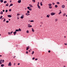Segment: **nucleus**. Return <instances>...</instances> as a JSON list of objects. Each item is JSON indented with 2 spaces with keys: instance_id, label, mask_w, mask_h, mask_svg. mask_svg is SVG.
<instances>
[{
  "instance_id": "f257e3e1",
  "label": "nucleus",
  "mask_w": 67,
  "mask_h": 67,
  "mask_svg": "<svg viewBox=\"0 0 67 67\" xmlns=\"http://www.w3.org/2000/svg\"><path fill=\"white\" fill-rule=\"evenodd\" d=\"M55 13H51V15H55Z\"/></svg>"
},
{
  "instance_id": "f03ea898",
  "label": "nucleus",
  "mask_w": 67,
  "mask_h": 67,
  "mask_svg": "<svg viewBox=\"0 0 67 67\" xmlns=\"http://www.w3.org/2000/svg\"><path fill=\"white\" fill-rule=\"evenodd\" d=\"M12 65V64L11 63V62H9V64H8V66H11Z\"/></svg>"
},
{
  "instance_id": "7ed1b4c3",
  "label": "nucleus",
  "mask_w": 67,
  "mask_h": 67,
  "mask_svg": "<svg viewBox=\"0 0 67 67\" xmlns=\"http://www.w3.org/2000/svg\"><path fill=\"white\" fill-rule=\"evenodd\" d=\"M18 2L19 3H20L21 2V0H19L18 1Z\"/></svg>"
},
{
  "instance_id": "20e7f679",
  "label": "nucleus",
  "mask_w": 67,
  "mask_h": 67,
  "mask_svg": "<svg viewBox=\"0 0 67 67\" xmlns=\"http://www.w3.org/2000/svg\"><path fill=\"white\" fill-rule=\"evenodd\" d=\"M29 48H30V47H29V46H28L27 47H26V51H28V49H29Z\"/></svg>"
},
{
  "instance_id": "39448f33",
  "label": "nucleus",
  "mask_w": 67,
  "mask_h": 67,
  "mask_svg": "<svg viewBox=\"0 0 67 67\" xmlns=\"http://www.w3.org/2000/svg\"><path fill=\"white\" fill-rule=\"evenodd\" d=\"M49 16H50V15L49 14L47 15V17L48 18H49Z\"/></svg>"
},
{
  "instance_id": "423d86ee",
  "label": "nucleus",
  "mask_w": 67,
  "mask_h": 67,
  "mask_svg": "<svg viewBox=\"0 0 67 67\" xmlns=\"http://www.w3.org/2000/svg\"><path fill=\"white\" fill-rule=\"evenodd\" d=\"M14 35H15V34L16 33V31H15V32H14Z\"/></svg>"
},
{
  "instance_id": "0eeeda50",
  "label": "nucleus",
  "mask_w": 67,
  "mask_h": 67,
  "mask_svg": "<svg viewBox=\"0 0 67 67\" xmlns=\"http://www.w3.org/2000/svg\"><path fill=\"white\" fill-rule=\"evenodd\" d=\"M37 6H38V9H41V7H40V6L39 5H37Z\"/></svg>"
},
{
  "instance_id": "6e6552de",
  "label": "nucleus",
  "mask_w": 67,
  "mask_h": 67,
  "mask_svg": "<svg viewBox=\"0 0 67 67\" xmlns=\"http://www.w3.org/2000/svg\"><path fill=\"white\" fill-rule=\"evenodd\" d=\"M8 17H9V18H11L12 17V16H11V15H8Z\"/></svg>"
},
{
  "instance_id": "1a4fd4ad",
  "label": "nucleus",
  "mask_w": 67,
  "mask_h": 67,
  "mask_svg": "<svg viewBox=\"0 0 67 67\" xmlns=\"http://www.w3.org/2000/svg\"><path fill=\"white\" fill-rule=\"evenodd\" d=\"M62 8H65V5H62Z\"/></svg>"
},
{
  "instance_id": "9d476101",
  "label": "nucleus",
  "mask_w": 67,
  "mask_h": 67,
  "mask_svg": "<svg viewBox=\"0 0 67 67\" xmlns=\"http://www.w3.org/2000/svg\"><path fill=\"white\" fill-rule=\"evenodd\" d=\"M66 13H64V14H63V16H65V15H66Z\"/></svg>"
},
{
  "instance_id": "9b49d317",
  "label": "nucleus",
  "mask_w": 67,
  "mask_h": 67,
  "mask_svg": "<svg viewBox=\"0 0 67 67\" xmlns=\"http://www.w3.org/2000/svg\"><path fill=\"white\" fill-rule=\"evenodd\" d=\"M40 4L41 5V6H42L43 5V4H42V2H41V3H40Z\"/></svg>"
},
{
  "instance_id": "f8f14e48",
  "label": "nucleus",
  "mask_w": 67,
  "mask_h": 67,
  "mask_svg": "<svg viewBox=\"0 0 67 67\" xmlns=\"http://www.w3.org/2000/svg\"><path fill=\"white\" fill-rule=\"evenodd\" d=\"M32 31L33 32H34V30L33 28H32Z\"/></svg>"
},
{
  "instance_id": "ddd939ff",
  "label": "nucleus",
  "mask_w": 67,
  "mask_h": 67,
  "mask_svg": "<svg viewBox=\"0 0 67 67\" xmlns=\"http://www.w3.org/2000/svg\"><path fill=\"white\" fill-rule=\"evenodd\" d=\"M1 14H3V12L1 11L0 13Z\"/></svg>"
},
{
  "instance_id": "4468645a",
  "label": "nucleus",
  "mask_w": 67,
  "mask_h": 67,
  "mask_svg": "<svg viewBox=\"0 0 67 67\" xmlns=\"http://www.w3.org/2000/svg\"><path fill=\"white\" fill-rule=\"evenodd\" d=\"M8 5H9V3H8L7 4H6V7H8Z\"/></svg>"
},
{
  "instance_id": "2eb2a0df",
  "label": "nucleus",
  "mask_w": 67,
  "mask_h": 67,
  "mask_svg": "<svg viewBox=\"0 0 67 67\" xmlns=\"http://www.w3.org/2000/svg\"><path fill=\"white\" fill-rule=\"evenodd\" d=\"M15 31H16V32H19V29H16L15 30Z\"/></svg>"
},
{
  "instance_id": "dca6fc26",
  "label": "nucleus",
  "mask_w": 67,
  "mask_h": 67,
  "mask_svg": "<svg viewBox=\"0 0 67 67\" xmlns=\"http://www.w3.org/2000/svg\"><path fill=\"white\" fill-rule=\"evenodd\" d=\"M4 66V64H3L1 65V67H3V66Z\"/></svg>"
},
{
  "instance_id": "f3484780",
  "label": "nucleus",
  "mask_w": 67,
  "mask_h": 67,
  "mask_svg": "<svg viewBox=\"0 0 67 67\" xmlns=\"http://www.w3.org/2000/svg\"><path fill=\"white\" fill-rule=\"evenodd\" d=\"M0 2H1V3H2V2H3V0H1Z\"/></svg>"
},
{
  "instance_id": "a211bd4d",
  "label": "nucleus",
  "mask_w": 67,
  "mask_h": 67,
  "mask_svg": "<svg viewBox=\"0 0 67 67\" xmlns=\"http://www.w3.org/2000/svg\"><path fill=\"white\" fill-rule=\"evenodd\" d=\"M55 8H57V7H58V6H57V5H55Z\"/></svg>"
},
{
  "instance_id": "6ab92c4d",
  "label": "nucleus",
  "mask_w": 67,
  "mask_h": 67,
  "mask_svg": "<svg viewBox=\"0 0 67 67\" xmlns=\"http://www.w3.org/2000/svg\"><path fill=\"white\" fill-rule=\"evenodd\" d=\"M57 20H58V19L56 18L55 19V22H56V21H57Z\"/></svg>"
},
{
  "instance_id": "aec40b11",
  "label": "nucleus",
  "mask_w": 67,
  "mask_h": 67,
  "mask_svg": "<svg viewBox=\"0 0 67 67\" xmlns=\"http://www.w3.org/2000/svg\"><path fill=\"white\" fill-rule=\"evenodd\" d=\"M29 5V6H30V7H32V5H31V4H30Z\"/></svg>"
},
{
  "instance_id": "412c9836",
  "label": "nucleus",
  "mask_w": 67,
  "mask_h": 67,
  "mask_svg": "<svg viewBox=\"0 0 67 67\" xmlns=\"http://www.w3.org/2000/svg\"><path fill=\"white\" fill-rule=\"evenodd\" d=\"M29 11H32V9L30 8L29 9Z\"/></svg>"
},
{
  "instance_id": "4be33fe9",
  "label": "nucleus",
  "mask_w": 67,
  "mask_h": 67,
  "mask_svg": "<svg viewBox=\"0 0 67 67\" xmlns=\"http://www.w3.org/2000/svg\"><path fill=\"white\" fill-rule=\"evenodd\" d=\"M49 6H51L52 5V4H48Z\"/></svg>"
},
{
  "instance_id": "5701e85b",
  "label": "nucleus",
  "mask_w": 67,
  "mask_h": 67,
  "mask_svg": "<svg viewBox=\"0 0 67 67\" xmlns=\"http://www.w3.org/2000/svg\"><path fill=\"white\" fill-rule=\"evenodd\" d=\"M32 2H33L34 3L35 2V0H32Z\"/></svg>"
},
{
  "instance_id": "b1692460",
  "label": "nucleus",
  "mask_w": 67,
  "mask_h": 67,
  "mask_svg": "<svg viewBox=\"0 0 67 67\" xmlns=\"http://www.w3.org/2000/svg\"><path fill=\"white\" fill-rule=\"evenodd\" d=\"M57 3L58 4H60V3H59V2H57Z\"/></svg>"
},
{
  "instance_id": "393cba45",
  "label": "nucleus",
  "mask_w": 67,
  "mask_h": 67,
  "mask_svg": "<svg viewBox=\"0 0 67 67\" xmlns=\"http://www.w3.org/2000/svg\"><path fill=\"white\" fill-rule=\"evenodd\" d=\"M49 8L50 9H52V6H49Z\"/></svg>"
},
{
  "instance_id": "a878e982",
  "label": "nucleus",
  "mask_w": 67,
  "mask_h": 67,
  "mask_svg": "<svg viewBox=\"0 0 67 67\" xmlns=\"http://www.w3.org/2000/svg\"><path fill=\"white\" fill-rule=\"evenodd\" d=\"M5 19L4 18V20H3V22H5Z\"/></svg>"
},
{
  "instance_id": "bb28decb",
  "label": "nucleus",
  "mask_w": 67,
  "mask_h": 67,
  "mask_svg": "<svg viewBox=\"0 0 67 67\" xmlns=\"http://www.w3.org/2000/svg\"><path fill=\"white\" fill-rule=\"evenodd\" d=\"M7 1H5L4 2V3H7Z\"/></svg>"
},
{
  "instance_id": "cd10ccee",
  "label": "nucleus",
  "mask_w": 67,
  "mask_h": 67,
  "mask_svg": "<svg viewBox=\"0 0 67 67\" xmlns=\"http://www.w3.org/2000/svg\"><path fill=\"white\" fill-rule=\"evenodd\" d=\"M30 11L29 10L27 11V13H30Z\"/></svg>"
},
{
  "instance_id": "c85d7f7f",
  "label": "nucleus",
  "mask_w": 67,
  "mask_h": 67,
  "mask_svg": "<svg viewBox=\"0 0 67 67\" xmlns=\"http://www.w3.org/2000/svg\"><path fill=\"white\" fill-rule=\"evenodd\" d=\"M30 22H34V20H31L30 21Z\"/></svg>"
},
{
  "instance_id": "c756f323",
  "label": "nucleus",
  "mask_w": 67,
  "mask_h": 67,
  "mask_svg": "<svg viewBox=\"0 0 67 67\" xmlns=\"http://www.w3.org/2000/svg\"><path fill=\"white\" fill-rule=\"evenodd\" d=\"M34 52L33 51L32 52V53H31V54H32V55H33L34 54Z\"/></svg>"
},
{
  "instance_id": "7c9ffc66",
  "label": "nucleus",
  "mask_w": 67,
  "mask_h": 67,
  "mask_svg": "<svg viewBox=\"0 0 67 67\" xmlns=\"http://www.w3.org/2000/svg\"><path fill=\"white\" fill-rule=\"evenodd\" d=\"M19 31H21V29L20 28H19Z\"/></svg>"
},
{
  "instance_id": "2f4dec72",
  "label": "nucleus",
  "mask_w": 67,
  "mask_h": 67,
  "mask_svg": "<svg viewBox=\"0 0 67 67\" xmlns=\"http://www.w3.org/2000/svg\"><path fill=\"white\" fill-rule=\"evenodd\" d=\"M20 15V14H17V16H18V15Z\"/></svg>"
},
{
  "instance_id": "473e14b6",
  "label": "nucleus",
  "mask_w": 67,
  "mask_h": 67,
  "mask_svg": "<svg viewBox=\"0 0 67 67\" xmlns=\"http://www.w3.org/2000/svg\"><path fill=\"white\" fill-rule=\"evenodd\" d=\"M8 10H5V12L7 13L8 12Z\"/></svg>"
},
{
  "instance_id": "72a5a7b5",
  "label": "nucleus",
  "mask_w": 67,
  "mask_h": 67,
  "mask_svg": "<svg viewBox=\"0 0 67 67\" xmlns=\"http://www.w3.org/2000/svg\"><path fill=\"white\" fill-rule=\"evenodd\" d=\"M61 13H62V12H60L58 14H60Z\"/></svg>"
},
{
  "instance_id": "f704fd0d",
  "label": "nucleus",
  "mask_w": 67,
  "mask_h": 67,
  "mask_svg": "<svg viewBox=\"0 0 67 67\" xmlns=\"http://www.w3.org/2000/svg\"><path fill=\"white\" fill-rule=\"evenodd\" d=\"M20 18H21V19H23V16H21L20 17Z\"/></svg>"
},
{
  "instance_id": "c9c22d12",
  "label": "nucleus",
  "mask_w": 67,
  "mask_h": 67,
  "mask_svg": "<svg viewBox=\"0 0 67 67\" xmlns=\"http://www.w3.org/2000/svg\"><path fill=\"white\" fill-rule=\"evenodd\" d=\"M4 60H3L2 61V63H4Z\"/></svg>"
},
{
  "instance_id": "e433bc0d",
  "label": "nucleus",
  "mask_w": 67,
  "mask_h": 67,
  "mask_svg": "<svg viewBox=\"0 0 67 67\" xmlns=\"http://www.w3.org/2000/svg\"><path fill=\"white\" fill-rule=\"evenodd\" d=\"M29 30H27L26 31V33H29Z\"/></svg>"
},
{
  "instance_id": "4c0bfd02",
  "label": "nucleus",
  "mask_w": 67,
  "mask_h": 67,
  "mask_svg": "<svg viewBox=\"0 0 67 67\" xmlns=\"http://www.w3.org/2000/svg\"><path fill=\"white\" fill-rule=\"evenodd\" d=\"M10 6H12L13 5V4H10Z\"/></svg>"
},
{
  "instance_id": "58836bf2",
  "label": "nucleus",
  "mask_w": 67,
  "mask_h": 67,
  "mask_svg": "<svg viewBox=\"0 0 67 67\" xmlns=\"http://www.w3.org/2000/svg\"><path fill=\"white\" fill-rule=\"evenodd\" d=\"M9 11H10V12H11V9H10L9 10Z\"/></svg>"
},
{
  "instance_id": "ea45409f",
  "label": "nucleus",
  "mask_w": 67,
  "mask_h": 67,
  "mask_svg": "<svg viewBox=\"0 0 67 67\" xmlns=\"http://www.w3.org/2000/svg\"><path fill=\"white\" fill-rule=\"evenodd\" d=\"M30 25V24H29L28 26V27H29Z\"/></svg>"
},
{
  "instance_id": "a19ab883",
  "label": "nucleus",
  "mask_w": 67,
  "mask_h": 67,
  "mask_svg": "<svg viewBox=\"0 0 67 67\" xmlns=\"http://www.w3.org/2000/svg\"><path fill=\"white\" fill-rule=\"evenodd\" d=\"M32 27V26H31V25H30L29 27Z\"/></svg>"
},
{
  "instance_id": "79ce46f5",
  "label": "nucleus",
  "mask_w": 67,
  "mask_h": 67,
  "mask_svg": "<svg viewBox=\"0 0 67 67\" xmlns=\"http://www.w3.org/2000/svg\"><path fill=\"white\" fill-rule=\"evenodd\" d=\"M29 8H30V7H27V9H29Z\"/></svg>"
},
{
  "instance_id": "37998d69",
  "label": "nucleus",
  "mask_w": 67,
  "mask_h": 67,
  "mask_svg": "<svg viewBox=\"0 0 67 67\" xmlns=\"http://www.w3.org/2000/svg\"><path fill=\"white\" fill-rule=\"evenodd\" d=\"M40 4V2H38V4L37 5H39V4Z\"/></svg>"
},
{
  "instance_id": "c03bdc74",
  "label": "nucleus",
  "mask_w": 67,
  "mask_h": 67,
  "mask_svg": "<svg viewBox=\"0 0 67 67\" xmlns=\"http://www.w3.org/2000/svg\"><path fill=\"white\" fill-rule=\"evenodd\" d=\"M26 54H28V52L27 51H26Z\"/></svg>"
},
{
  "instance_id": "a18cd8bd",
  "label": "nucleus",
  "mask_w": 67,
  "mask_h": 67,
  "mask_svg": "<svg viewBox=\"0 0 67 67\" xmlns=\"http://www.w3.org/2000/svg\"><path fill=\"white\" fill-rule=\"evenodd\" d=\"M34 59H35V58L34 57L32 58V60H34Z\"/></svg>"
},
{
  "instance_id": "49530a36",
  "label": "nucleus",
  "mask_w": 67,
  "mask_h": 67,
  "mask_svg": "<svg viewBox=\"0 0 67 67\" xmlns=\"http://www.w3.org/2000/svg\"><path fill=\"white\" fill-rule=\"evenodd\" d=\"M6 23H9V21H6Z\"/></svg>"
},
{
  "instance_id": "de8ad7c7",
  "label": "nucleus",
  "mask_w": 67,
  "mask_h": 67,
  "mask_svg": "<svg viewBox=\"0 0 67 67\" xmlns=\"http://www.w3.org/2000/svg\"><path fill=\"white\" fill-rule=\"evenodd\" d=\"M2 59L0 60V62H2Z\"/></svg>"
},
{
  "instance_id": "09e8293b",
  "label": "nucleus",
  "mask_w": 67,
  "mask_h": 67,
  "mask_svg": "<svg viewBox=\"0 0 67 67\" xmlns=\"http://www.w3.org/2000/svg\"><path fill=\"white\" fill-rule=\"evenodd\" d=\"M26 15H28V14H27V13H26Z\"/></svg>"
},
{
  "instance_id": "8fccbe9b",
  "label": "nucleus",
  "mask_w": 67,
  "mask_h": 67,
  "mask_svg": "<svg viewBox=\"0 0 67 67\" xmlns=\"http://www.w3.org/2000/svg\"><path fill=\"white\" fill-rule=\"evenodd\" d=\"M52 4L53 5H54L55 4V3H52Z\"/></svg>"
},
{
  "instance_id": "3c124183",
  "label": "nucleus",
  "mask_w": 67,
  "mask_h": 67,
  "mask_svg": "<svg viewBox=\"0 0 67 67\" xmlns=\"http://www.w3.org/2000/svg\"><path fill=\"white\" fill-rule=\"evenodd\" d=\"M2 17H3V16H1L0 17V18H2Z\"/></svg>"
},
{
  "instance_id": "603ef678",
  "label": "nucleus",
  "mask_w": 67,
  "mask_h": 67,
  "mask_svg": "<svg viewBox=\"0 0 67 67\" xmlns=\"http://www.w3.org/2000/svg\"><path fill=\"white\" fill-rule=\"evenodd\" d=\"M2 64V62H0V64Z\"/></svg>"
},
{
  "instance_id": "864d4df0",
  "label": "nucleus",
  "mask_w": 67,
  "mask_h": 67,
  "mask_svg": "<svg viewBox=\"0 0 67 67\" xmlns=\"http://www.w3.org/2000/svg\"><path fill=\"white\" fill-rule=\"evenodd\" d=\"M48 53H50L51 52V51H48Z\"/></svg>"
},
{
  "instance_id": "5fc2aeb1",
  "label": "nucleus",
  "mask_w": 67,
  "mask_h": 67,
  "mask_svg": "<svg viewBox=\"0 0 67 67\" xmlns=\"http://www.w3.org/2000/svg\"><path fill=\"white\" fill-rule=\"evenodd\" d=\"M64 45H67V43H64Z\"/></svg>"
},
{
  "instance_id": "6e6d98bb",
  "label": "nucleus",
  "mask_w": 67,
  "mask_h": 67,
  "mask_svg": "<svg viewBox=\"0 0 67 67\" xmlns=\"http://www.w3.org/2000/svg\"><path fill=\"white\" fill-rule=\"evenodd\" d=\"M19 19V17H17V19Z\"/></svg>"
},
{
  "instance_id": "4d7b16f0",
  "label": "nucleus",
  "mask_w": 67,
  "mask_h": 67,
  "mask_svg": "<svg viewBox=\"0 0 67 67\" xmlns=\"http://www.w3.org/2000/svg\"><path fill=\"white\" fill-rule=\"evenodd\" d=\"M37 60V59L36 58L35 59V60Z\"/></svg>"
},
{
  "instance_id": "13d9d810",
  "label": "nucleus",
  "mask_w": 67,
  "mask_h": 67,
  "mask_svg": "<svg viewBox=\"0 0 67 67\" xmlns=\"http://www.w3.org/2000/svg\"><path fill=\"white\" fill-rule=\"evenodd\" d=\"M41 24H43V22H41Z\"/></svg>"
},
{
  "instance_id": "bf43d9fd",
  "label": "nucleus",
  "mask_w": 67,
  "mask_h": 67,
  "mask_svg": "<svg viewBox=\"0 0 67 67\" xmlns=\"http://www.w3.org/2000/svg\"><path fill=\"white\" fill-rule=\"evenodd\" d=\"M12 2V1L11 0L10 1V3H11V2Z\"/></svg>"
},
{
  "instance_id": "052dcab7",
  "label": "nucleus",
  "mask_w": 67,
  "mask_h": 67,
  "mask_svg": "<svg viewBox=\"0 0 67 67\" xmlns=\"http://www.w3.org/2000/svg\"><path fill=\"white\" fill-rule=\"evenodd\" d=\"M4 11H5L4 10H3V12H4Z\"/></svg>"
},
{
  "instance_id": "680f3d73",
  "label": "nucleus",
  "mask_w": 67,
  "mask_h": 67,
  "mask_svg": "<svg viewBox=\"0 0 67 67\" xmlns=\"http://www.w3.org/2000/svg\"><path fill=\"white\" fill-rule=\"evenodd\" d=\"M8 34L10 35V32H9Z\"/></svg>"
},
{
  "instance_id": "e2e57ef3",
  "label": "nucleus",
  "mask_w": 67,
  "mask_h": 67,
  "mask_svg": "<svg viewBox=\"0 0 67 67\" xmlns=\"http://www.w3.org/2000/svg\"><path fill=\"white\" fill-rule=\"evenodd\" d=\"M18 65H20V63H18Z\"/></svg>"
},
{
  "instance_id": "0e129e2a",
  "label": "nucleus",
  "mask_w": 67,
  "mask_h": 67,
  "mask_svg": "<svg viewBox=\"0 0 67 67\" xmlns=\"http://www.w3.org/2000/svg\"><path fill=\"white\" fill-rule=\"evenodd\" d=\"M8 20H9V21H10V19H8Z\"/></svg>"
},
{
  "instance_id": "69168bd1",
  "label": "nucleus",
  "mask_w": 67,
  "mask_h": 67,
  "mask_svg": "<svg viewBox=\"0 0 67 67\" xmlns=\"http://www.w3.org/2000/svg\"><path fill=\"white\" fill-rule=\"evenodd\" d=\"M12 32H10V34H12Z\"/></svg>"
},
{
  "instance_id": "338daca9",
  "label": "nucleus",
  "mask_w": 67,
  "mask_h": 67,
  "mask_svg": "<svg viewBox=\"0 0 67 67\" xmlns=\"http://www.w3.org/2000/svg\"><path fill=\"white\" fill-rule=\"evenodd\" d=\"M64 67H66V66H63Z\"/></svg>"
},
{
  "instance_id": "774afa93",
  "label": "nucleus",
  "mask_w": 67,
  "mask_h": 67,
  "mask_svg": "<svg viewBox=\"0 0 67 67\" xmlns=\"http://www.w3.org/2000/svg\"><path fill=\"white\" fill-rule=\"evenodd\" d=\"M66 17H67V15H66Z\"/></svg>"
}]
</instances>
